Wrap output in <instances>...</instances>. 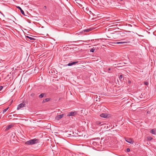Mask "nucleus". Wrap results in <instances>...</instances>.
Segmentation results:
<instances>
[{
    "label": "nucleus",
    "instance_id": "nucleus-1",
    "mask_svg": "<svg viewBox=\"0 0 156 156\" xmlns=\"http://www.w3.org/2000/svg\"><path fill=\"white\" fill-rule=\"evenodd\" d=\"M38 140L36 139L30 140L25 142V144L28 145H32L38 142Z\"/></svg>",
    "mask_w": 156,
    "mask_h": 156
},
{
    "label": "nucleus",
    "instance_id": "nucleus-2",
    "mask_svg": "<svg viewBox=\"0 0 156 156\" xmlns=\"http://www.w3.org/2000/svg\"><path fill=\"white\" fill-rule=\"evenodd\" d=\"M76 114V112H71L68 113L67 115V116H74Z\"/></svg>",
    "mask_w": 156,
    "mask_h": 156
},
{
    "label": "nucleus",
    "instance_id": "nucleus-3",
    "mask_svg": "<svg viewBox=\"0 0 156 156\" xmlns=\"http://www.w3.org/2000/svg\"><path fill=\"white\" fill-rule=\"evenodd\" d=\"M126 141L130 144H132L133 142V141L131 138H126Z\"/></svg>",
    "mask_w": 156,
    "mask_h": 156
},
{
    "label": "nucleus",
    "instance_id": "nucleus-4",
    "mask_svg": "<svg viewBox=\"0 0 156 156\" xmlns=\"http://www.w3.org/2000/svg\"><path fill=\"white\" fill-rule=\"evenodd\" d=\"M25 105V104L21 103L18 106L17 109L18 110H19V109H20L21 108L24 107Z\"/></svg>",
    "mask_w": 156,
    "mask_h": 156
},
{
    "label": "nucleus",
    "instance_id": "nucleus-5",
    "mask_svg": "<svg viewBox=\"0 0 156 156\" xmlns=\"http://www.w3.org/2000/svg\"><path fill=\"white\" fill-rule=\"evenodd\" d=\"M63 115V114H62L58 115V116L55 117V119L57 120H59L62 117Z\"/></svg>",
    "mask_w": 156,
    "mask_h": 156
},
{
    "label": "nucleus",
    "instance_id": "nucleus-6",
    "mask_svg": "<svg viewBox=\"0 0 156 156\" xmlns=\"http://www.w3.org/2000/svg\"><path fill=\"white\" fill-rule=\"evenodd\" d=\"M13 126V125L10 124L6 127V128L5 129V131H7L9 130L10 128H11Z\"/></svg>",
    "mask_w": 156,
    "mask_h": 156
},
{
    "label": "nucleus",
    "instance_id": "nucleus-7",
    "mask_svg": "<svg viewBox=\"0 0 156 156\" xmlns=\"http://www.w3.org/2000/svg\"><path fill=\"white\" fill-rule=\"evenodd\" d=\"M78 62H71L69 63V64H67V65L69 66H71L73 65L76 64Z\"/></svg>",
    "mask_w": 156,
    "mask_h": 156
},
{
    "label": "nucleus",
    "instance_id": "nucleus-8",
    "mask_svg": "<svg viewBox=\"0 0 156 156\" xmlns=\"http://www.w3.org/2000/svg\"><path fill=\"white\" fill-rule=\"evenodd\" d=\"M100 116L101 117L106 118L108 116V115L107 114L105 113H102L100 115Z\"/></svg>",
    "mask_w": 156,
    "mask_h": 156
},
{
    "label": "nucleus",
    "instance_id": "nucleus-9",
    "mask_svg": "<svg viewBox=\"0 0 156 156\" xmlns=\"http://www.w3.org/2000/svg\"><path fill=\"white\" fill-rule=\"evenodd\" d=\"M17 8L20 10V12L22 14L24 15V12L21 9V8L20 6H17Z\"/></svg>",
    "mask_w": 156,
    "mask_h": 156
},
{
    "label": "nucleus",
    "instance_id": "nucleus-10",
    "mask_svg": "<svg viewBox=\"0 0 156 156\" xmlns=\"http://www.w3.org/2000/svg\"><path fill=\"white\" fill-rule=\"evenodd\" d=\"M93 29L92 28H90L87 29H86L84 30H83V31L84 32H89V31L92 30H93Z\"/></svg>",
    "mask_w": 156,
    "mask_h": 156
},
{
    "label": "nucleus",
    "instance_id": "nucleus-11",
    "mask_svg": "<svg viewBox=\"0 0 156 156\" xmlns=\"http://www.w3.org/2000/svg\"><path fill=\"white\" fill-rule=\"evenodd\" d=\"M150 132L153 134H155V130L154 129H152Z\"/></svg>",
    "mask_w": 156,
    "mask_h": 156
},
{
    "label": "nucleus",
    "instance_id": "nucleus-12",
    "mask_svg": "<svg viewBox=\"0 0 156 156\" xmlns=\"http://www.w3.org/2000/svg\"><path fill=\"white\" fill-rule=\"evenodd\" d=\"M45 94L44 93H42L39 95V97L40 98H41L44 97Z\"/></svg>",
    "mask_w": 156,
    "mask_h": 156
},
{
    "label": "nucleus",
    "instance_id": "nucleus-13",
    "mask_svg": "<svg viewBox=\"0 0 156 156\" xmlns=\"http://www.w3.org/2000/svg\"><path fill=\"white\" fill-rule=\"evenodd\" d=\"M26 37L27 38H28L29 39L31 40H35V39L33 37H30V36H26Z\"/></svg>",
    "mask_w": 156,
    "mask_h": 156
},
{
    "label": "nucleus",
    "instance_id": "nucleus-14",
    "mask_svg": "<svg viewBox=\"0 0 156 156\" xmlns=\"http://www.w3.org/2000/svg\"><path fill=\"white\" fill-rule=\"evenodd\" d=\"M49 100L50 99H49V98H46L44 100H43L42 102L44 103V102H45L48 101H49Z\"/></svg>",
    "mask_w": 156,
    "mask_h": 156
},
{
    "label": "nucleus",
    "instance_id": "nucleus-15",
    "mask_svg": "<svg viewBox=\"0 0 156 156\" xmlns=\"http://www.w3.org/2000/svg\"><path fill=\"white\" fill-rule=\"evenodd\" d=\"M147 139L148 140H151L152 139V138L151 136H147Z\"/></svg>",
    "mask_w": 156,
    "mask_h": 156
},
{
    "label": "nucleus",
    "instance_id": "nucleus-16",
    "mask_svg": "<svg viewBox=\"0 0 156 156\" xmlns=\"http://www.w3.org/2000/svg\"><path fill=\"white\" fill-rule=\"evenodd\" d=\"M9 108V107L4 109L3 111V114H4L7 110Z\"/></svg>",
    "mask_w": 156,
    "mask_h": 156
},
{
    "label": "nucleus",
    "instance_id": "nucleus-17",
    "mask_svg": "<svg viewBox=\"0 0 156 156\" xmlns=\"http://www.w3.org/2000/svg\"><path fill=\"white\" fill-rule=\"evenodd\" d=\"M8 84V83H5V85H4L3 86H0V88H3V87H6V86L7 85H6V84Z\"/></svg>",
    "mask_w": 156,
    "mask_h": 156
},
{
    "label": "nucleus",
    "instance_id": "nucleus-18",
    "mask_svg": "<svg viewBox=\"0 0 156 156\" xmlns=\"http://www.w3.org/2000/svg\"><path fill=\"white\" fill-rule=\"evenodd\" d=\"M105 69V70L107 69V70L106 71H108V73H110V72H109V71L111 70V69L110 68H108V69H107V68Z\"/></svg>",
    "mask_w": 156,
    "mask_h": 156
},
{
    "label": "nucleus",
    "instance_id": "nucleus-19",
    "mask_svg": "<svg viewBox=\"0 0 156 156\" xmlns=\"http://www.w3.org/2000/svg\"><path fill=\"white\" fill-rule=\"evenodd\" d=\"M94 50H95L93 48H92L90 49V51L93 52L94 51Z\"/></svg>",
    "mask_w": 156,
    "mask_h": 156
},
{
    "label": "nucleus",
    "instance_id": "nucleus-20",
    "mask_svg": "<svg viewBox=\"0 0 156 156\" xmlns=\"http://www.w3.org/2000/svg\"><path fill=\"white\" fill-rule=\"evenodd\" d=\"M122 75H120V76H119V79L121 80H122Z\"/></svg>",
    "mask_w": 156,
    "mask_h": 156
},
{
    "label": "nucleus",
    "instance_id": "nucleus-21",
    "mask_svg": "<svg viewBox=\"0 0 156 156\" xmlns=\"http://www.w3.org/2000/svg\"><path fill=\"white\" fill-rule=\"evenodd\" d=\"M144 83L145 85H147L148 84H149V83L148 82H147V81H144Z\"/></svg>",
    "mask_w": 156,
    "mask_h": 156
},
{
    "label": "nucleus",
    "instance_id": "nucleus-22",
    "mask_svg": "<svg viewBox=\"0 0 156 156\" xmlns=\"http://www.w3.org/2000/svg\"><path fill=\"white\" fill-rule=\"evenodd\" d=\"M124 43H125V42H119L116 43L117 44H123Z\"/></svg>",
    "mask_w": 156,
    "mask_h": 156
},
{
    "label": "nucleus",
    "instance_id": "nucleus-23",
    "mask_svg": "<svg viewBox=\"0 0 156 156\" xmlns=\"http://www.w3.org/2000/svg\"><path fill=\"white\" fill-rule=\"evenodd\" d=\"M15 134H12L11 135V137H13V138L14 137H15Z\"/></svg>",
    "mask_w": 156,
    "mask_h": 156
},
{
    "label": "nucleus",
    "instance_id": "nucleus-24",
    "mask_svg": "<svg viewBox=\"0 0 156 156\" xmlns=\"http://www.w3.org/2000/svg\"><path fill=\"white\" fill-rule=\"evenodd\" d=\"M130 151V149L129 148H127L126 149V151L128 152H129Z\"/></svg>",
    "mask_w": 156,
    "mask_h": 156
},
{
    "label": "nucleus",
    "instance_id": "nucleus-25",
    "mask_svg": "<svg viewBox=\"0 0 156 156\" xmlns=\"http://www.w3.org/2000/svg\"><path fill=\"white\" fill-rule=\"evenodd\" d=\"M34 95H35V94L34 93H32V94H31L30 95L32 97L34 96Z\"/></svg>",
    "mask_w": 156,
    "mask_h": 156
},
{
    "label": "nucleus",
    "instance_id": "nucleus-26",
    "mask_svg": "<svg viewBox=\"0 0 156 156\" xmlns=\"http://www.w3.org/2000/svg\"><path fill=\"white\" fill-rule=\"evenodd\" d=\"M76 2L77 3H78V4L79 5H80V6L81 7V6H82V5H81V4H80L78 2H77L76 1Z\"/></svg>",
    "mask_w": 156,
    "mask_h": 156
},
{
    "label": "nucleus",
    "instance_id": "nucleus-27",
    "mask_svg": "<svg viewBox=\"0 0 156 156\" xmlns=\"http://www.w3.org/2000/svg\"><path fill=\"white\" fill-rule=\"evenodd\" d=\"M79 91L80 92H81V91L82 92H83V91L82 90V88H80V89L79 90Z\"/></svg>",
    "mask_w": 156,
    "mask_h": 156
},
{
    "label": "nucleus",
    "instance_id": "nucleus-28",
    "mask_svg": "<svg viewBox=\"0 0 156 156\" xmlns=\"http://www.w3.org/2000/svg\"><path fill=\"white\" fill-rule=\"evenodd\" d=\"M51 72V73H53V71H52V70H51V71H49V73H50Z\"/></svg>",
    "mask_w": 156,
    "mask_h": 156
},
{
    "label": "nucleus",
    "instance_id": "nucleus-29",
    "mask_svg": "<svg viewBox=\"0 0 156 156\" xmlns=\"http://www.w3.org/2000/svg\"><path fill=\"white\" fill-rule=\"evenodd\" d=\"M128 82L129 83H131V81L130 80H129Z\"/></svg>",
    "mask_w": 156,
    "mask_h": 156
},
{
    "label": "nucleus",
    "instance_id": "nucleus-30",
    "mask_svg": "<svg viewBox=\"0 0 156 156\" xmlns=\"http://www.w3.org/2000/svg\"><path fill=\"white\" fill-rule=\"evenodd\" d=\"M121 88L120 89H119V90H118V91H119V90H121Z\"/></svg>",
    "mask_w": 156,
    "mask_h": 156
},
{
    "label": "nucleus",
    "instance_id": "nucleus-31",
    "mask_svg": "<svg viewBox=\"0 0 156 156\" xmlns=\"http://www.w3.org/2000/svg\"><path fill=\"white\" fill-rule=\"evenodd\" d=\"M2 88H0V91H1V90H2Z\"/></svg>",
    "mask_w": 156,
    "mask_h": 156
},
{
    "label": "nucleus",
    "instance_id": "nucleus-32",
    "mask_svg": "<svg viewBox=\"0 0 156 156\" xmlns=\"http://www.w3.org/2000/svg\"><path fill=\"white\" fill-rule=\"evenodd\" d=\"M51 75L53 76V75L52 74H51Z\"/></svg>",
    "mask_w": 156,
    "mask_h": 156
}]
</instances>
